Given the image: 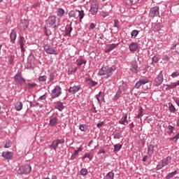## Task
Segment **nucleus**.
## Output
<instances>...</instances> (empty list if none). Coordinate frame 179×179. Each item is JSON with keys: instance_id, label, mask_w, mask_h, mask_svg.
I'll use <instances>...</instances> for the list:
<instances>
[{"instance_id": "obj_1", "label": "nucleus", "mask_w": 179, "mask_h": 179, "mask_svg": "<svg viewBox=\"0 0 179 179\" xmlns=\"http://www.w3.org/2000/svg\"><path fill=\"white\" fill-rule=\"evenodd\" d=\"M115 69H117L115 66H112L111 67L103 66L101 69H99L98 75L99 76H103L105 79H108V78H111V76H113V73H114Z\"/></svg>"}, {"instance_id": "obj_2", "label": "nucleus", "mask_w": 179, "mask_h": 179, "mask_svg": "<svg viewBox=\"0 0 179 179\" xmlns=\"http://www.w3.org/2000/svg\"><path fill=\"white\" fill-rule=\"evenodd\" d=\"M46 24L48 27H52V29H58L61 26L59 22V18L57 17L55 15H50L48 17Z\"/></svg>"}, {"instance_id": "obj_29", "label": "nucleus", "mask_w": 179, "mask_h": 179, "mask_svg": "<svg viewBox=\"0 0 179 179\" xmlns=\"http://www.w3.org/2000/svg\"><path fill=\"white\" fill-rule=\"evenodd\" d=\"M37 86V84L35 83H28L25 86V90H27V89H34Z\"/></svg>"}, {"instance_id": "obj_58", "label": "nucleus", "mask_w": 179, "mask_h": 179, "mask_svg": "<svg viewBox=\"0 0 179 179\" xmlns=\"http://www.w3.org/2000/svg\"><path fill=\"white\" fill-rule=\"evenodd\" d=\"M163 61H166V62H169L170 61V57L167 55L164 56L162 58Z\"/></svg>"}, {"instance_id": "obj_4", "label": "nucleus", "mask_w": 179, "mask_h": 179, "mask_svg": "<svg viewBox=\"0 0 179 179\" xmlns=\"http://www.w3.org/2000/svg\"><path fill=\"white\" fill-rule=\"evenodd\" d=\"M171 163V157L168 156L166 158L163 159L161 160V162L157 165L158 170H161L163 167H165V166H169Z\"/></svg>"}, {"instance_id": "obj_49", "label": "nucleus", "mask_w": 179, "mask_h": 179, "mask_svg": "<svg viewBox=\"0 0 179 179\" xmlns=\"http://www.w3.org/2000/svg\"><path fill=\"white\" fill-rule=\"evenodd\" d=\"M178 139H179V132L176 136L170 138L169 141H175L176 142H177Z\"/></svg>"}, {"instance_id": "obj_35", "label": "nucleus", "mask_w": 179, "mask_h": 179, "mask_svg": "<svg viewBox=\"0 0 179 179\" xmlns=\"http://www.w3.org/2000/svg\"><path fill=\"white\" fill-rule=\"evenodd\" d=\"M89 159V160H92V159H93V155L90 153H86L84 155V156L83 157V160H85V159Z\"/></svg>"}, {"instance_id": "obj_34", "label": "nucleus", "mask_w": 179, "mask_h": 179, "mask_svg": "<svg viewBox=\"0 0 179 179\" xmlns=\"http://www.w3.org/2000/svg\"><path fill=\"white\" fill-rule=\"evenodd\" d=\"M23 107V104L22 103V102H17L15 104V110H17V111H20V110Z\"/></svg>"}, {"instance_id": "obj_59", "label": "nucleus", "mask_w": 179, "mask_h": 179, "mask_svg": "<svg viewBox=\"0 0 179 179\" xmlns=\"http://www.w3.org/2000/svg\"><path fill=\"white\" fill-rule=\"evenodd\" d=\"M45 94H47V93H45V94L41 96L38 99V100H45V99H47V96H45Z\"/></svg>"}, {"instance_id": "obj_36", "label": "nucleus", "mask_w": 179, "mask_h": 179, "mask_svg": "<svg viewBox=\"0 0 179 179\" xmlns=\"http://www.w3.org/2000/svg\"><path fill=\"white\" fill-rule=\"evenodd\" d=\"M79 129L82 131V132H86L87 131V125L86 124H80L79 126Z\"/></svg>"}, {"instance_id": "obj_63", "label": "nucleus", "mask_w": 179, "mask_h": 179, "mask_svg": "<svg viewBox=\"0 0 179 179\" xmlns=\"http://www.w3.org/2000/svg\"><path fill=\"white\" fill-rule=\"evenodd\" d=\"M96 27V24H94V23H91L90 25V29H94Z\"/></svg>"}, {"instance_id": "obj_27", "label": "nucleus", "mask_w": 179, "mask_h": 179, "mask_svg": "<svg viewBox=\"0 0 179 179\" xmlns=\"http://www.w3.org/2000/svg\"><path fill=\"white\" fill-rule=\"evenodd\" d=\"M56 13L58 17H62L65 15V10H64L63 8H59L56 11Z\"/></svg>"}, {"instance_id": "obj_16", "label": "nucleus", "mask_w": 179, "mask_h": 179, "mask_svg": "<svg viewBox=\"0 0 179 179\" xmlns=\"http://www.w3.org/2000/svg\"><path fill=\"white\" fill-rule=\"evenodd\" d=\"M58 124V117L52 116L50 119L49 125L50 127H55Z\"/></svg>"}, {"instance_id": "obj_62", "label": "nucleus", "mask_w": 179, "mask_h": 179, "mask_svg": "<svg viewBox=\"0 0 179 179\" xmlns=\"http://www.w3.org/2000/svg\"><path fill=\"white\" fill-rule=\"evenodd\" d=\"M98 153H99V155H101V153H106V150L104 149L101 148L99 150Z\"/></svg>"}, {"instance_id": "obj_8", "label": "nucleus", "mask_w": 179, "mask_h": 179, "mask_svg": "<svg viewBox=\"0 0 179 179\" xmlns=\"http://www.w3.org/2000/svg\"><path fill=\"white\" fill-rule=\"evenodd\" d=\"M159 10L160 9L157 6L151 8L148 14L149 17H156V16H159L160 13Z\"/></svg>"}, {"instance_id": "obj_14", "label": "nucleus", "mask_w": 179, "mask_h": 179, "mask_svg": "<svg viewBox=\"0 0 179 179\" xmlns=\"http://www.w3.org/2000/svg\"><path fill=\"white\" fill-rule=\"evenodd\" d=\"M2 157L7 160H10L13 157V153L12 152L5 151L2 153Z\"/></svg>"}, {"instance_id": "obj_43", "label": "nucleus", "mask_w": 179, "mask_h": 179, "mask_svg": "<svg viewBox=\"0 0 179 179\" xmlns=\"http://www.w3.org/2000/svg\"><path fill=\"white\" fill-rule=\"evenodd\" d=\"M38 80L39 82H45L47 80V76H40Z\"/></svg>"}, {"instance_id": "obj_25", "label": "nucleus", "mask_w": 179, "mask_h": 179, "mask_svg": "<svg viewBox=\"0 0 179 179\" xmlns=\"http://www.w3.org/2000/svg\"><path fill=\"white\" fill-rule=\"evenodd\" d=\"M24 174H29L31 173V166L29 164H27L24 166L23 169Z\"/></svg>"}, {"instance_id": "obj_13", "label": "nucleus", "mask_w": 179, "mask_h": 179, "mask_svg": "<svg viewBox=\"0 0 179 179\" xmlns=\"http://www.w3.org/2000/svg\"><path fill=\"white\" fill-rule=\"evenodd\" d=\"M138 48L139 45H138V43L135 42H132L129 46V49L131 52H136V51H138Z\"/></svg>"}, {"instance_id": "obj_44", "label": "nucleus", "mask_w": 179, "mask_h": 179, "mask_svg": "<svg viewBox=\"0 0 179 179\" xmlns=\"http://www.w3.org/2000/svg\"><path fill=\"white\" fill-rule=\"evenodd\" d=\"M55 79V74L54 73H50L49 76L50 82H54Z\"/></svg>"}, {"instance_id": "obj_39", "label": "nucleus", "mask_w": 179, "mask_h": 179, "mask_svg": "<svg viewBox=\"0 0 179 179\" xmlns=\"http://www.w3.org/2000/svg\"><path fill=\"white\" fill-rule=\"evenodd\" d=\"M78 16L80 17V20L81 21L82 19L85 17V11L83 10H78Z\"/></svg>"}, {"instance_id": "obj_33", "label": "nucleus", "mask_w": 179, "mask_h": 179, "mask_svg": "<svg viewBox=\"0 0 179 179\" xmlns=\"http://www.w3.org/2000/svg\"><path fill=\"white\" fill-rule=\"evenodd\" d=\"M138 34H139V31L136 29L133 30L131 33V38H136V36H138Z\"/></svg>"}, {"instance_id": "obj_30", "label": "nucleus", "mask_w": 179, "mask_h": 179, "mask_svg": "<svg viewBox=\"0 0 179 179\" xmlns=\"http://www.w3.org/2000/svg\"><path fill=\"white\" fill-rule=\"evenodd\" d=\"M28 64L29 66H33L34 65V56H29L28 57Z\"/></svg>"}, {"instance_id": "obj_52", "label": "nucleus", "mask_w": 179, "mask_h": 179, "mask_svg": "<svg viewBox=\"0 0 179 179\" xmlns=\"http://www.w3.org/2000/svg\"><path fill=\"white\" fill-rule=\"evenodd\" d=\"M12 146V143L10 141H7L4 145V148H9Z\"/></svg>"}, {"instance_id": "obj_61", "label": "nucleus", "mask_w": 179, "mask_h": 179, "mask_svg": "<svg viewBox=\"0 0 179 179\" xmlns=\"http://www.w3.org/2000/svg\"><path fill=\"white\" fill-rule=\"evenodd\" d=\"M103 125H104V122H100V123H98L97 125H96V127H97L98 128H101V127H102Z\"/></svg>"}, {"instance_id": "obj_18", "label": "nucleus", "mask_w": 179, "mask_h": 179, "mask_svg": "<svg viewBox=\"0 0 179 179\" xmlns=\"http://www.w3.org/2000/svg\"><path fill=\"white\" fill-rule=\"evenodd\" d=\"M119 44L120 43H113V44L108 45L105 50V52L106 53L110 52V51H113L114 48H117V46L119 45Z\"/></svg>"}, {"instance_id": "obj_38", "label": "nucleus", "mask_w": 179, "mask_h": 179, "mask_svg": "<svg viewBox=\"0 0 179 179\" xmlns=\"http://www.w3.org/2000/svg\"><path fill=\"white\" fill-rule=\"evenodd\" d=\"M80 173L81 176H86L87 174L89 173V171H87V169L86 168H83L80 171Z\"/></svg>"}, {"instance_id": "obj_5", "label": "nucleus", "mask_w": 179, "mask_h": 179, "mask_svg": "<svg viewBox=\"0 0 179 179\" xmlns=\"http://www.w3.org/2000/svg\"><path fill=\"white\" fill-rule=\"evenodd\" d=\"M90 12L93 16L97 15V13L99 12V2L97 1H93L92 2Z\"/></svg>"}, {"instance_id": "obj_31", "label": "nucleus", "mask_w": 179, "mask_h": 179, "mask_svg": "<svg viewBox=\"0 0 179 179\" xmlns=\"http://www.w3.org/2000/svg\"><path fill=\"white\" fill-rule=\"evenodd\" d=\"M177 174V171H174L171 173H169L166 177L165 179H171L174 176Z\"/></svg>"}, {"instance_id": "obj_11", "label": "nucleus", "mask_w": 179, "mask_h": 179, "mask_svg": "<svg viewBox=\"0 0 179 179\" xmlns=\"http://www.w3.org/2000/svg\"><path fill=\"white\" fill-rule=\"evenodd\" d=\"M85 82L87 86H90V87H94V86L99 85V83L97 81L93 80L92 78H85Z\"/></svg>"}, {"instance_id": "obj_51", "label": "nucleus", "mask_w": 179, "mask_h": 179, "mask_svg": "<svg viewBox=\"0 0 179 179\" xmlns=\"http://www.w3.org/2000/svg\"><path fill=\"white\" fill-rule=\"evenodd\" d=\"M142 115H143V108H141L137 117L141 118V117H142Z\"/></svg>"}, {"instance_id": "obj_19", "label": "nucleus", "mask_w": 179, "mask_h": 179, "mask_svg": "<svg viewBox=\"0 0 179 179\" xmlns=\"http://www.w3.org/2000/svg\"><path fill=\"white\" fill-rule=\"evenodd\" d=\"M71 24L72 23H71L70 25H67L65 28V36H69V37H71V33H72V30H73V28H72Z\"/></svg>"}, {"instance_id": "obj_24", "label": "nucleus", "mask_w": 179, "mask_h": 179, "mask_svg": "<svg viewBox=\"0 0 179 179\" xmlns=\"http://www.w3.org/2000/svg\"><path fill=\"white\" fill-rule=\"evenodd\" d=\"M57 110H59V111H62L64 108V103L59 101L56 102V105L55 106Z\"/></svg>"}, {"instance_id": "obj_56", "label": "nucleus", "mask_w": 179, "mask_h": 179, "mask_svg": "<svg viewBox=\"0 0 179 179\" xmlns=\"http://www.w3.org/2000/svg\"><path fill=\"white\" fill-rule=\"evenodd\" d=\"M141 86H142V84H141V82L140 81H138L135 85H134V87L136 89H139V87H141Z\"/></svg>"}, {"instance_id": "obj_9", "label": "nucleus", "mask_w": 179, "mask_h": 179, "mask_svg": "<svg viewBox=\"0 0 179 179\" xmlns=\"http://www.w3.org/2000/svg\"><path fill=\"white\" fill-rule=\"evenodd\" d=\"M65 143V139H57L54 140L52 144L49 146L50 149H54V150L57 151V148H58V145Z\"/></svg>"}, {"instance_id": "obj_60", "label": "nucleus", "mask_w": 179, "mask_h": 179, "mask_svg": "<svg viewBox=\"0 0 179 179\" xmlns=\"http://www.w3.org/2000/svg\"><path fill=\"white\" fill-rule=\"evenodd\" d=\"M13 58H14L13 56H10V57H9L8 62H9L10 64H13Z\"/></svg>"}, {"instance_id": "obj_50", "label": "nucleus", "mask_w": 179, "mask_h": 179, "mask_svg": "<svg viewBox=\"0 0 179 179\" xmlns=\"http://www.w3.org/2000/svg\"><path fill=\"white\" fill-rule=\"evenodd\" d=\"M178 76H179V72L178 71L173 72L171 74V77L173 78V79H174L176 78H178Z\"/></svg>"}, {"instance_id": "obj_15", "label": "nucleus", "mask_w": 179, "mask_h": 179, "mask_svg": "<svg viewBox=\"0 0 179 179\" xmlns=\"http://www.w3.org/2000/svg\"><path fill=\"white\" fill-rule=\"evenodd\" d=\"M87 62V61H86V59H84L83 58H78L76 61V64L77 65V68L78 69H79L80 66H82V65H86V63Z\"/></svg>"}, {"instance_id": "obj_57", "label": "nucleus", "mask_w": 179, "mask_h": 179, "mask_svg": "<svg viewBox=\"0 0 179 179\" xmlns=\"http://www.w3.org/2000/svg\"><path fill=\"white\" fill-rule=\"evenodd\" d=\"M125 4L128 5L129 6H131V5H132V0H125Z\"/></svg>"}, {"instance_id": "obj_26", "label": "nucleus", "mask_w": 179, "mask_h": 179, "mask_svg": "<svg viewBox=\"0 0 179 179\" xmlns=\"http://www.w3.org/2000/svg\"><path fill=\"white\" fill-rule=\"evenodd\" d=\"M14 79L15 82H17V83H22L23 81V78H22V74L20 73H17L14 76Z\"/></svg>"}, {"instance_id": "obj_7", "label": "nucleus", "mask_w": 179, "mask_h": 179, "mask_svg": "<svg viewBox=\"0 0 179 179\" xmlns=\"http://www.w3.org/2000/svg\"><path fill=\"white\" fill-rule=\"evenodd\" d=\"M164 80V78L163 76V71H160V73L157 75V78L154 80L153 85L158 87L163 83Z\"/></svg>"}, {"instance_id": "obj_10", "label": "nucleus", "mask_w": 179, "mask_h": 179, "mask_svg": "<svg viewBox=\"0 0 179 179\" xmlns=\"http://www.w3.org/2000/svg\"><path fill=\"white\" fill-rule=\"evenodd\" d=\"M130 71L133 73H138V72H139V67L138 66V62H136V60L131 61Z\"/></svg>"}, {"instance_id": "obj_42", "label": "nucleus", "mask_w": 179, "mask_h": 179, "mask_svg": "<svg viewBox=\"0 0 179 179\" xmlns=\"http://www.w3.org/2000/svg\"><path fill=\"white\" fill-rule=\"evenodd\" d=\"M159 62V56L155 55L152 58V64H157Z\"/></svg>"}, {"instance_id": "obj_3", "label": "nucleus", "mask_w": 179, "mask_h": 179, "mask_svg": "<svg viewBox=\"0 0 179 179\" xmlns=\"http://www.w3.org/2000/svg\"><path fill=\"white\" fill-rule=\"evenodd\" d=\"M62 94V88L59 85H56L54 89L51 91L50 96L52 99H57Z\"/></svg>"}, {"instance_id": "obj_55", "label": "nucleus", "mask_w": 179, "mask_h": 179, "mask_svg": "<svg viewBox=\"0 0 179 179\" xmlns=\"http://www.w3.org/2000/svg\"><path fill=\"white\" fill-rule=\"evenodd\" d=\"M118 24H120V21L118 20H115L113 27H117V29H118Z\"/></svg>"}, {"instance_id": "obj_40", "label": "nucleus", "mask_w": 179, "mask_h": 179, "mask_svg": "<svg viewBox=\"0 0 179 179\" xmlns=\"http://www.w3.org/2000/svg\"><path fill=\"white\" fill-rule=\"evenodd\" d=\"M78 67H75L74 69H69L68 71V75H73V73H76L78 71Z\"/></svg>"}, {"instance_id": "obj_45", "label": "nucleus", "mask_w": 179, "mask_h": 179, "mask_svg": "<svg viewBox=\"0 0 179 179\" xmlns=\"http://www.w3.org/2000/svg\"><path fill=\"white\" fill-rule=\"evenodd\" d=\"M168 129L169 131V132H168V134H169V135H171V134H173V132H174V127H173L171 125H169L168 126Z\"/></svg>"}, {"instance_id": "obj_28", "label": "nucleus", "mask_w": 179, "mask_h": 179, "mask_svg": "<svg viewBox=\"0 0 179 179\" xmlns=\"http://www.w3.org/2000/svg\"><path fill=\"white\" fill-rule=\"evenodd\" d=\"M169 110L170 113H175L176 111H177V109H176V106L171 103H169Z\"/></svg>"}, {"instance_id": "obj_6", "label": "nucleus", "mask_w": 179, "mask_h": 179, "mask_svg": "<svg viewBox=\"0 0 179 179\" xmlns=\"http://www.w3.org/2000/svg\"><path fill=\"white\" fill-rule=\"evenodd\" d=\"M43 50L46 54L53 55H58V52L55 50L50 45L46 44L43 46Z\"/></svg>"}, {"instance_id": "obj_17", "label": "nucleus", "mask_w": 179, "mask_h": 179, "mask_svg": "<svg viewBox=\"0 0 179 179\" xmlns=\"http://www.w3.org/2000/svg\"><path fill=\"white\" fill-rule=\"evenodd\" d=\"M104 92H99V94L96 95V100L99 104H101L104 100Z\"/></svg>"}, {"instance_id": "obj_46", "label": "nucleus", "mask_w": 179, "mask_h": 179, "mask_svg": "<svg viewBox=\"0 0 179 179\" xmlns=\"http://www.w3.org/2000/svg\"><path fill=\"white\" fill-rule=\"evenodd\" d=\"M121 97V92L117 91L114 96V100H118Z\"/></svg>"}, {"instance_id": "obj_54", "label": "nucleus", "mask_w": 179, "mask_h": 179, "mask_svg": "<svg viewBox=\"0 0 179 179\" xmlns=\"http://www.w3.org/2000/svg\"><path fill=\"white\" fill-rule=\"evenodd\" d=\"M160 30V24H156L154 27V31H159Z\"/></svg>"}, {"instance_id": "obj_23", "label": "nucleus", "mask_w": 179, "mask_h": 179, "mask_svg": "<svg viewBox=\"0 0 179 179\" xmlns=\"http://www.w3.org/2000/svg\"><path fill=\"white\" fill-rule=\"evenodd\" d=\"M154 152H155V145L150 144L148 147V156L152 157V155H153Z\"/></svg>"}, {"instance_id": "obj_12", "label": "nucleus", "mask_w": 179, "mask_h": 179, "mask_svg": "<svg viewBox=\"0 0 179 179\" xmlns=\"http://www.w3.org/2000/svg\"><path fill=\"white\" fill-rule=\"evenodd\" d=\"M80 89H82V86L80 85L70 87L69 89V93H71V94H76Z\"/></svg>"}, {"instance_id": "obj_37", "label": "nucleus", "mask_w": 179, "mask_h": 179, "mask_svg": "<svg viewBox=\"0 0 179 179\" xmlns=\"http://www.w3.org/2000/svg\"><path fill=\"white\" fill-rule=\"evenodd\" d=\"M10 38L11 41H15V40H16V32L14 31H12L10 34Z\"/></svg>"}, {"instance_id": "obj_47", "label": "nucleus", "mask_w": 179, "mask_h": 179, "mask_svg": "<svg viewBox=\"0 0 179 179\" xmlns=\"http://www.w3.org/2000/svg\"><path fill=\"white\" fill-rule=\"evenodd\" d=\"M20 48H21L22 52H23V36H20Z\"/></svg>"}, {"instance_id": "obj_21", "label": "nucleus", "mask_w": 179, "mask_h": 179, "mask_svg": "<svg viewBox=\"0 0 179 179\" xmlns=\"http://www.w3.org/2000/svg\"><path fill=\"white\" fill-rule=\"evenodd\" d=\"M166 90H170L171 89H176V86H179V80L177 83H171L169 85H166Z\"/></svg>"}, {"instance_id": "obj_20", "label": "nucleus", "mask_w": 179, "mask_h": 179, "mask_svg": "<svg viewBox=\"0 0 179 179\" xmlns=\"http://www.w3.org/2000/svg\"><path fill=\"white\" fill-rule=\"evenodd\" d=\"M128 116L127 115H124L120 120L119 124L121 125H128Z\"/></svg>"}, {"instance_id": "obj_48", "label": "nucleus", "mask_w": 179, "mask_h": 179, "mask_svg": "<svg viewBox=\"0 0 179 179\" xmlns=\"http://www.w3.org/2000/svg\"><path fill=\"white\" fill-rule=\"evenodd\" d=\"M140 82V83L142 85H146V83H149V80H148V79H140L138 80Z\"/></svg>"}, {"instance_id": "obj_32", "label": "nucleus", "mask_w": 179, "mask_h": 179, "mask_svg": "<svg viewBox=\"0 0 179 179\" xmlns=\"http://www.w3.org/2000/svg\"><path fill=\"white\" fill-rule=\"evenodd\" d=\"M122 148V144H115L114 145L113 152H120L121 150V148Z\"/></svg>"}, {"instance_id": "obj_53", "label": "nucleus", "mask_w": 179, "mask_h": 179, "mask_svg": "<svg viewBox=\"0 0 179 179\" xmlns=\"http://www.w3.org/2000/svg\"><path fill=\"white\" fill-rule=\"evenodd\" d=\"M79 152H82V148H79L78 150H76L73 155V156H78L79 155Z\"/></svg>"}, {"instance_id": "obj_22", "label": "nucleus", "mask_w": 179, "mask_h": 179, "mask_svg": "<svg viewBox=\"0 0 179 179\" xmlns=\"http://www.w3.org/2000/svg\"><path fill=\"white\" fill-rule=\"evenodd\" d=\"M113 138L114 139H120V138L122 137V131L116 129L113 133Z\"/></svg>"}, {"instance_id": "obj_64", "label": "nucleus", "mask_w": 179, "mask_h": 179, "mask_svg": "<svg viewBox=\"0 0 179 179\" xmlns=\"http://www.w3.org/2000/svg\"><path fill=\"white\" fill-rule=\"evenodd\" d=\"M174 101L177 104L178 107L179 108V99H176Z\"/></svg>"}, {"instance_id": "obj_41", "label": "nucleus", "mask_w": 179, "mask_h": 179, "mask_svg": "<svg viewBox=\"0 0 179 179\" xmlns=\"http://www.w3.org/2000/svg\"><path fill=\"white\" fill-rule=\"evenodd\" d=\"M106 179H114V173L110 171L106 174Z\"/></svg>"}]
</instances>
